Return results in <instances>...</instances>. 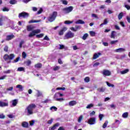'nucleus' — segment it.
Masks as SVG:
<instances>
[{"label":"nucleus","mask_w":130,"mask_h":130,"mask_svg":"<svg viewBox=\"0 0 130 130\" xmlns=\"http://www.w3.org/2000/svg\"><path fill=\"white\" fill-rule=\"evenodd\" d=\"M36 107L35 104H30L28 105L25 110V112L27 113V115H31L33 114V110Z\"/></svg>","instance_id":"f257e3e1"},{"label":"nucleus","mask_w":130,"mask_h":130,"mask_svg":"<svg viewBox=\"0 0 130 130\" xmlns=\"http://www.w3.org/2000/svg\"><path fill=\"white\" fill-rule=\"evenodd\" d=\"M56 16H57V12H53L52 14H50L49 17L48 18V21L53 22V21L55 20V18H56Z\"/></svg>","instance_id":"f03ea898"},{"label":"nucleus","mask_w":130,"mask_h":130,"mask_svg":"<svg viewBox=\"0 0 130 130\" xmlns=\"http://www.w3.org/2000/svg\"><path fill=\"white\" fill-rule=\"evenodd\" d=\"M41 32V30L40 29H35L33 30L28 35V37H33V36H35L36 34H39Z\"/></svg>","instance_id":"7ed1b4c3"},{"label":"nucleus","mask_w":130,"mask_h":130,"mask_svg":"<svg viewBox=\"0 0 130 130\" xmlns=\"http://www.w3.org/2000/svg\"><path fill=\"white\" fill-rule=\"evenodd\" d=\"M15 57V54H11L10 55L5 54L4 56V59L5 60H7L8 59H10V60H12V59H14V58Z\"/></svg>","instance_id":"20e7f679"},{"label":"nucleus","mask_w":130,"mask_h":130,"mask_svg":"<svg viewBox=\"0 0 130 130\" xmlns=\"http://www.w3.org/2000/svg\"><path fill=\"white\" fill-rule=\"evenodd\" d=\"M74 36H75V34L69 31L66 34L64 39H70V38H73Z\"/></svg>","instance_id":"39448f33"},{"label":"nucleus","mask_w":130,"mask_h":130,"mask_svg":"<svg viewBox=\"0 0 130 130\" xmlns=\"http://www.w3.org/2000/svg\"><path fill=\"white\" fill-rule=\"evenodd\" d=\"M73 7L70 6L69 7L65 8L63 9V12L64 14H69V13H71L72 11H73Z\"/></svg>","instance_id":"423d86ee"},{"label":"nucleus","mask_w":130,"mask_h":130,"mask_svg":"<svg viewBox=\"0 0 130 130\" xmlns=\"http://www.w3.org/2000/svg\"><path fill=\"white\" fill-rule=\"evenodd\" d=\"M18 17L19 18H28V17H29V14L25 12H23L19 14Z\"/></svg>","instance_id":"0eeeda50"},{"label":"nucleus","mask_w":130,"mask_h":130,"mask_svg":"<svg viewBox=\"0 0 130 130\" xmlns=\"http://www.w3.org/2000/svg\"><path fill=\"white\" fill-rule=\"evenodd\" d=\"M88 122L89 124H95V123H96V118L91 117L88 120Z\"/></svg>","instance_id":"6e6552de"},{"label":"nucleus","mask_w":130,"mask_h":130,"mask_svg":"<svg viewBox=\"0 0 130 130\" xmlns=\"http://www.w3.org/2000/svg\"><path fill=\"white\" fill-rule=\"evenodd\" d=\"M70 29L72 31H74V32H77V31H78V30H81V26L76 25L75 27H72L70 28Z\"/></svg>","instance_id":"1a4fd4ad"},{"label":"nucleus","mask_w":130,"mask_h":130,"mask_svg":"<svg viewBox=\"0 0 130 130\" xmlns=\"http://www.w3.org/2000/svg\"><path fill=\"white\" fill-rule=\"evenodd\" d=\"M58 97H59V95H56V93L54 96V99L56 101H59V102H61V101H63L64 100L63 98H57Z\"/></svg>","instance_id":"9d476101"},{"label":"nucleus","mask_w":130,"mask_h":130,"mask_svg":"<svg viewBox=\"0 0 130 130\" xmlns=\"http://www.w3.org/2000/svg\"><path fill=\"white\" fill-rule=\"evenodd\" d=\"M14 38H15V36L13 34H11L6 36V40L7 41H10V40H12V39H14Z\"/></svg>","instance_id":"9b49d317"},{"label":"nucleus","mask_w":130,"mask_h":130,"mask_svg":"<svg viewBox=\"0 0 130 130\" xmlns=\"http://www.w3.org/2000/svg\"><path fill=\"white\" fill-rule=\"evenodd\" d=\"M103 75L106 76H110V75H111V72L109 70H104L103 72Z\"/></svg>","instance_id":"f8f14e48"},{"label":"nucleus","mask_w":130,"mask_h":130,"mask_svg":"<svg viewBox=\"0 0 130 130\" xmlns=\"http://www.w3.org/2000/svg\"><path fill=\"white\" fill-rule=\"evenodd\" d=\"M7 106H9V103L6 102H3L0 101V107H6Z\"/></svg>","instance_id":"ddd939ff"},{"label":"nucleus","mask_w":130,"mask_h":130,"mask_svg":"<svg viewBox=\"0 0 130 130\" xmlns=\"http://www.w3.org/2000/svg\"><path fill=\"white\" fill-rule=\"evenodd\" d=\"M115 52H124L125 49L123 48H120L114 50Z\"/></svg>","instance_id":"4468645a"},{"label":"nucleus","mask_w":130,"mask_h":130,"mask_svg":"<svg viewBox=\"0 0 130 130\" xmlns=\"http://www.w3.org/2000/svg\"><path fill=\"white\" fill-rule=\"evenodd\" d=\"M68 30V28L64 27L59 32V35H63V32Z\"/></svg>","instance_id":"2eb2a0df"},{"label":"nucleus","mask_w":130,"mask_h":130,"mask_svg":"<svg viewBox=\"0 0 130 130\" xmlns=\"http://www.w3.org/2000/svg\"><path fill=\"white\" fill-rule=\"evenodd\" d=\"M12 107H15L18 104V100H14L12 101Z\"/></svg>","instance_id":"dca6fc26"},{"label":"nucleus","mask_w":130,"mask_h":130,"mask_svg":"<svg viewBox=\"0 0 130 130\" xmlns=\"http://www.w3.org/2000/svg\"><path fill=\"white\" fill-rule=\"evenodd\" d=\"M76 104H77V102H76L75 101H70L69 103V105L70 106H75Z\"/></svg>","instance_id":"f3484780"},{"label":"nucleus","mask_w":130,"mask_h":130,"mask_svg":"<svg viewBox=\"0 0 130 130\" xmlns=\"http://www.w3.org/2000/svg\"><path fill=\"white\" fill-rule=\"evenodd\" d=\"M100 55H101V53H95L93 55V59H96V58H98V57H99V56H100Z\"/></svg>","instance_id":"a211bd4d"},{"label":"nucleus","mask_w":130,"mask_h":130,"mask_svg":"<svg viewBox=\"0 0 130 130\" xmlns=\"http://www.w3.org/2000/svg\"><path fill=\"white\" fill-rule=\"evenodd\" d=\"M116 35V31H112L111 34V38H113V39H115Z\"/></svg>","instance_id":"6ab92c4d"},{"label":"nucleus","mask_w":130,"mask_h":130,"mask_svg":"<svg viewBox=\"0 0 130 130\" xmlns=\"http://www.w3.org/2000/svg\"><path fill=\"white\" fill-rule=\"evenodd\" d=\"M23 44H25V40H22L19 43V48H22Z\"/></svg>","instance_id":"aec40b11"},{"label":"nucleus","mask_w":130,"mask_h":130,"mask_svg":"<svg viewBox=\"0 0 130 130\" xmlns=\"http://www.w3.org/2000/svg\"><path fill=\"white\" fill-rule=\"evenodd\" d=\"M75 24H85V21L79 19L75 22Z\"/></svg>","instance_id":"412c9836"},{"label":"nucleus","mask_w":130,"mask_h":130,"mask_svg":"<svg viewBox=\"0 0 130 130\" xmlns=\"http://www.w3.org/2000/svg\"><path fill=\"white\" fill-rule=\"evenodd\" d=\"M41 21V20H30L28 23L29 24L32 23H39V22H40Z\"/></svg>","instance_id":"4be33fe9"},{"label":"nucleus","mask_w":130,"mask_h":130,"mask_svg":"<svg viewBox=\"0 0 130 130\" xmlns=\"http://www.w3.org/2000/svg\"><path fill=\"white\" fill-rule=\"evenodd\" d=\"M128 72H129V70L125 69L124 70L121 71L120 74H121V75H124L125 74H127V73H128Z\"/></svg>","instance_id":"5701e85b"},{"label":"nucleus","mask_w":130,"mask_h":130,"mask_svg":"<svg viewBox=\"0 0 130 130\" xmlns=\"http://www.w3.org/2000/svg\"><path fill=\"white\" fill-rule=\"evenodd\" d=\"M16 88L17 89H19V90L20 91H23V86H22L21 85L18 84L16 86Z\"/></svg>","instance_id":"b1692460"},{"label":"nucleus","mask_w":130,"mask_h":130,"mask_svg":"<svg viewBox=\"0 0 130 130\" xmlns=\"http://www.w3.org/2000/svg\"><path fill=\"white\" fill-rule=\"evenodd\" d=\"M57 126H59V123H56V124H55L54 125H53L51 127V129L54 130V129H55V128H56V127H57Z\"/></svg>","instance_id":"393cba45"},{"label":"nucleus","mask_w":130,"mask_h":130,"mask_svg":"<svg viewBox=\"0 0 130 130\" xmlns=\"http://www.w3.org/2000/svg\"><path fill=\"white\" fill-rule=\"evenodd\" d=\"M42 67V64L39 63L35 65V68L36 69H40Z\"/></svg>","instance_id":"a878e982"},{"label":"nucleus","mask_w":130,"mask_h":130,"mask_svg":"<svg viewBox=\"0 0 130 130\" xmlns=\"http://www.w3.org/2000/svg\"><path fill=\"white\" fill-rule=\"evenodd\" d=\"M22 125L23 127H28L29 124L27 122H23L22 123Z\"/></svg>","instance_id":"bb28decb"},{"label":"nucleus","mask_w":130,"mask_h":130,"mask_svg":"<svg viewBox=\"0 0 130 130\" xmlns=\"http://www.w3.org/2000/svg\"><path fill=\"white\" fill-rule=\"evenodd\" d=\"M17 72H25V68L23 67H19L17 69Z\"/></svg>","instance_id":"cd10ccee"},{"label":"nucleus","mask_w":130,"mask_h":130,"mask_svg":"<svg viewBox=\"0 0 130 130\" xmlns=\"http://www.w3.org/2000/svg\"><path fill=\"white\" fill-rule=\"evenodd\" d=\"M4 19L5 17H4L3 16H2L1 18H0V26H3V25H4L3 21H4Z\"/></svg>","instance_id":"c85d7f7f"},{"label":"nucleus","mask_w":130,"mask_h":130,"mask_svg":"<svg viewBox=\"0 0 130 130\" xmlns=\"http://www.w3.org/2000/svg\"><path fill=\"white\" fill-rule=\"evenodd\" d=\"M122 116L123 118H127V116H128V113L127 112L124 113L122 114Z\"/></svg>","instance_id":"c756f323"},{"label":"nucleus","mask_w":130,"mask_h":130,"mask_svg":"<svg viewBox=\"0 0 130 130\" xmlns=\"http://www.w3.org/2000/svg\"><path fill=\"white\" fill-rule=\"evenodd\" d=\"M122 17H123V13L121 12L118 16V18L119 20H121L122 19Z\"/></svg>","instance_id":"7c9ffc66"},{"label":"nucleus","mask_w":130,"mask_h":130,"mask_svg":"<svg viewBox=\"0 0 130 130\" xmlns=\"http://www.w3.org/2000/svg\"><path fill=\"white\" fill-rule=\"evenodd\" d=\"M107 124H108V121H106L105 122L103 125V128H106Z\"/></svg>","instance_id":"2f4dec72"},{"label":"nucleus","mask_w":130,"mask_h":130,"mask_svg":"<svg viewBox=\"0 0 130 130\" xmlns=\"http://www.w3.org/2000/svg\"><path fill=\"white\" fill-rule=\"evenodd\" d=\"M88 36V34H84V35H83V36L82 37V39H83V40H86L87 39Z\"/></svg>","instance_id":"473e14b6"},{"label":"nucleus","mask_w":130,"mask_h":130,"mask_svg":"<svg viewBox=\"0 0 130 130\" xmlns=\"http://www.w3.org/2000/svg\"><path fill=\"white\" fill-rule=\"evenodd\" d=\"M64 24H72L73 23H74V21H69V20H66L64 22Z\"/></svg>","instance_id":"72a5a7b5"},{"label":"nucleus","mask_w":130,"mask_h":130,"mask_svg":"<svg viewBox=\"0 0 130 130\" xmlns=\"http://www.w3.org/2000/svg\"><path fill=\"white\" fill-rule=\"evenodd\" d=\"M93 106H94V104H89V105H88L87 106L86 108H87V109H90V108L93 107Z\"/></svg>","instance_id":"f704fd0d"},{"label":"nucleus","mask_w":130,"mask_h":130,"mask_svg":"<svg viewBox=\"0 0 130 130\" xmlns=\"http://www.w3.org/2000/svg\"><path fill=\"white\" fill-rule=\"evenodd\" d=\"M89 34L90 36H91L92 37L95 36V35H96V32H95L93 31H89Z\"/></svg>","instance_id":"c9c22d12"},{"label":"nucleus","mask_w":130,"mask_h":130,"mask_svg":"<svg viewBox=\"0 0 130 130\" xmlns=\"http://www.w3.org/2000/svg\"><path fill=\"white\" fill-rule=\"evenodd\" d=\"M10 4H11V5H15V4H17V1H16V0H11L10 1Z\"/></svg>","instance_id":"e433bc0d"},{"label":"nucleus","mask_w":130,"mask_h":130,"mask_svg":"<svg viewBox=\"0 0 130 130\" xmlns=\"http://www.w3.org/2000/svg\"><path fill=\"white\" fill-rule=\"evenodd\" d=\"M44 35V34H43L37 35L36 37H37L38 38H42V37H43Z\"/></svg>","instance_id":"4c0bfd02"},{"label":"nucleus","mask_w":130,"mask_h":130,"mask_svg":"<svg viewBox=\"0 0 130 130\" xmlns=\"http://www.w3.org/2000/svg\"><path fill=\"white\" fill-rule=\"evenodd\" d=\"M83 119V115H80L78 119V122H81Z\"/></svg>","instance_id":"58836bf2"},{"label":"nucleus","mask_w":130,"mask_h":130,"mask_svg":"<svg viewBox=\"0 0 130 130\" xmlns=\"http://www.w3.org/2000/svg\"><path fill=\"white\" fill-rule=\"evenodd\" d=\"M50 110H53L54 111H57V108L55 107V106H52L50 108Z\"/></svg>","instance_id":"ea45409f"},{"label":"nucleus","mask_w":130,"mask_h":130,"mask_svg":"<svg viewBox=\"0 0 130 130\" xmlns=\"http://www.w3.org/2000/svg\"><path fill=\"white\" fill-rule=\"evenodd\" d=\"M11 72H12V70H8L4 71L3 73L4 74H11Z\"/></svg>","instance_id":"a19ab883"},{"label":"nucleus","mask_w":130,"mask_h":130,"mask_svg":"<svg viewBox=\"0 0 130 130\" xmlns=\"http://www.w3.org/2000/svg\"><path fill=\"white\" fill-rule=\"evenodd\" d=\"M98 91H99V92H104L105 91V89H104L103 87H101L98 89Z\"/></svg>","instance_id":"79ce46f5"},{"label":"nucleus","mask_w":130,"mask_h":130,"mask_svg":"<svg viewBox=\"0 0 130 130\" xmlns=\"http://www.w3.org/2000/svg\"><path fill=\"white\" fill-rule=\"evenodd\" d=\"M91 17H92V18H95V19H99V17H98V16H97L96 14H92Z\"/></svg>","instance_id":"37998d69"},{"label":"nucleus","mask_w":130,"mask_h":130,"mask_svg":"<svg viewBox=\"0 0 130 130\" xmlns=\"http://www.w3.org/2000/svg\"><path fill=\"white\" fill-rule=\"evenodd\" d=\"M106 83H107V86H108V87H112V88H113L114 87V85L111 84L108 82H106Z\"/></svg>","instance_id":"c03bdc74"},{"label":"nucleus","mask_w":130,"mask_h":130,"mask_svg":"<svg viewBox=\"0 0 130 130\" xmlns=\"http://www.w3.org/2000/svg\"><path fill=\"white\" fill-rule=\"evenodd\" d=\"M117 42H118V40L112 41L110 42V44L112 45L113 44H115L116 43H117Z\"/></svg>","instance_id":"a18cd8bd"},{"label":"nucleus","mask_w":130,"mask_h":130,"mask_svg":"<svg viewBox=\"0 0 130 130\" xmlns=\"http://www.w3.org/2000/svg\"><path fill=\"white\" fill-rule=\"evenodd\" d=\"M61 2L62 3V4H63V5H65L66 6H67V5H68V1H67L66 0H61Z\"/></svg>","instance_id":"49530a36"},{"label":"nucleus","mask_w":130,"mask_h":130,"mask_svg":"<svg viewBox=\"0 0 130 130\" xmlns=\"http://www.w3.org/2000/svg\"><path fill=\"white\" fill-rule=\"evenodd\" d=\"M22 55L23 58H26V57H27V54H26L25 52H22Z\"/></svg>","instance_id":"de8ad7c7"},{"label":"nucleus","mask_w":130,"mask_h":130,"mask_svg":"<svg viewBox=\"0 0 130 130\" xmlns=\"http://www.w3.org/2000/svg\"><path fill=\"white\" fill-rule=\"evenodd\" d=\"M99 117L100 118V120L101 121L102 120V118L104 117V114H100L99 115Z\"/></svg>","instance_id":"09e8293b"},{"label":"nucleus","mask_w":130,"mask_h":130,"mask_svg":"<svg viewBox=\"0 0 130 130\" xmlns=\"http://www.w3.org/2000/svg\"><path fill=\"white\" fill-rule=\"evenodd\" d=\"M84 81L86 83H89L90 82V78L89 77H86L84 79Z\"/></svg>","instance_id":"8fccbe9b"},{"label":"nucleus","mask_w":130,"mask_h":130,"mask_svg":"<svg viewBox=\"0 0 130 130\" xmlns=\"http://www.w3.org/2000/svg\"><path fill=\"white\" fill-rule=\"evenodd\" d=\"M34 123H35V120H32L29 122V125H34Z\"/></svg>","instance_id":"3c124183"},{"label":"nucleus","mask_w":130,"mask_h":130,"mask_svg":"<svg viewBox=\"0 0 130 130\" xmlns=\"http://www.w3.org/2000/svg\"><path fill=\"white\" fill-rule=\"evenodd\" d=\"M33 28L31 26H28L27 28V31H32Z\"/></svg>","instance_id":"603ef678"},{"label":"nucleus","mask_w":130,"mask_h":130,"mask_svg":"<svg viewBox=\"0 0 130 130\" xmlns=\"http://www.w3.org/2000/svg\"><path fill=\"white\" fill-rule=\"evenodd\" d=\"M56 90H62V91H64V90H66V87H57Z\"/></svg>","instance_id":"864d4df0"},{"label":"nucleus","mask_w":130,"mask_h":130,"mask_svg":"<svg viewBox=\"0 0 130 130\" xmlns=\"http://www.w3.org/2000/svg\"><path fill=\"white\" fill-rule=\"evenodd\" d=\"M108 23V21L107 20V19H105L104 20V22L103 23V24L104 25H107V23Z\"/></svg>","instance_id":"5fc2aeb1"},{"label":"nucleus","mask_w":130,"mask_h":130,"mask_svg":"<svg viewBox=\"0 0 130 130\" xmlns=\"http://www.w3.org/2000/svg\"><path fill=\"white\" fill-rule=\"evenodd\" d=\"M60 69V67H58V66H56L55 67H54L53 70L54 71H58V70Z\"/></svg>","instance_id":"6e6d98bb"},{"label":"nucleus","mask_w":130,"mask_h":130,"mask_svg":"<svg viewBox=\"0 0 130 130\" xmlns=\"http://www.w3.org/2000/svg\"><path fill=\"white\" fill-rule=\"evenodd\" d=\"M31 62L30 60H28L26 61V66H27V67H29V66L31 64Z\"/></svg>","instance_id":"4d7b16f0"},{"label":"nucleus","mask_w":130,"mask_h":130,"mask_svg":"<svg viewBox=\"0 0 130 130\" xmlns=\"http://www.w3.org/2000/svg\"><path fill=\"white\" fill-rule=\"evenodd\" d=\"M38 97H39L42 95V93L39 91V90H37V94Z\"/></svg>","instance_id":"13d9d810"},{"label":"nucleus","mask_w":130,"mask_h":130,"mask_svg":"<svg viewBox=\"0 0 130 130\" xmlns=\"http://www.w3.org/2000/svg\"><path fill=\"white\" fill-rule=\"evenodd\" d=\"M6 78H7V75H4L3 76H1L0 77V80H5L6 79Z\"/></svg>","instance_id":"bf43d9fd"},{"label":"nucleus","mask_w":130,"mask_h":130,"mask_svg":"<svg viewBox=\"0 0 130 130\" xmlns=\"http://www.w3.org/2000/svg\"><path fill=\"white\" fill-rule=\"evenodd\" d=\"M3 12H9V10L8 8L5 7L3 9Z\"/></svg>","instance_id":"052dcab7"},{"label":"nucleus","mask_w":130,"mask_h":130,"mask_svg":"<svg viewBox=\"0 0 130 130\" xmlns=\"http://www.w3.org/2000/svg\"><path fill=\"white\" fill-rule=\"evenodd\" d=\"M6 116L4 115V114H0V118L2 119H4Z\"/></svg>","instance_id":"680f3d73"},{"label":"nucleus","mask_w":130,"mask_h":130,"mask_svg":"<svg viewBox=\"0 0 130 130\" xmlns=\"http://www.w3.org/2000/svg\"><path fill=\"white\" fill-rule=\"evenodd\" d=\"M13 89H14V87L13 86L7 89V91H13Z\"/></svg>","instance_id":"e2e57ef3"},{"label":"nucleus","mask_w":130,"mask_h":130,"mask_svg":"<svg viewBox=\"0 0 130 130\" xmlns=\"http://www.w3.org/2000/svg\"><path fill=\"white\" fill-rule=\"evenodd\" d=\"M19 59H20V57H18L17 58H16L15 60H14V62H18Z\"/></svg>","instance_id":"0e129e2a"},{"label":"nucleus","mask_w":130,"mask_h":130,"mask_svg":"<svg viewBox=\"0 0 130 130\" xmlns=\"http://www.w3.org/2000/svg\"><path fill=\"white\" fill-rule=\"evenodd\" d=\"M100 9L102 10H104V9H105V6L104 5H102L100 7Z\"/></svg>","instance_id":"69168bd1"},{"label":"nucleus","mask_w":130,"mask_h":130,"mask_svg":"<svg viewBox=\"0 0 130 130\" xmlns=\"http://www.w3.org/2000/svg\"><path fill=\"white\" fill-rule=\"evenodd\" d=\"M125 8H126V9H127V10H130V6L129 5H125Z\"/></svg>","instance_id":"338daca9"},{"label":"nucleus","mask_w":130,"mask_h":130,"mask_svg":"<svg viewBox=\"0 0 130 130\" xmlns=\"http://www.w3.org/2000/svg\"><path fill=\"white\" fill-rule=\"evenodd\" d=\"M126 19H127V21L128 23H130V17H128V16H127L126 17Z\"/></svg>","instance_id":"774afa93"}]
</instances>
